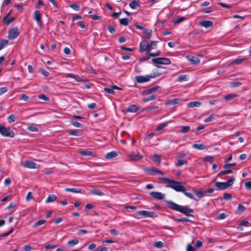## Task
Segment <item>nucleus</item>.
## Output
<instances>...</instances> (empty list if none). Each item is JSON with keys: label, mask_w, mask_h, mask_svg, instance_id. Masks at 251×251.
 I'll use <instances>...</instances> for the list:
<instances>
[{"label": "nucleus", "mask_w": 251, "mask_h": 251, "mask_svg": "<svg viewBox=\"0 0 251 251\" xmlns=\"http://www.w3.org/2000/svg\"><path fill=\"white\" fill-rule=\"evenodd\" d=\"M129 5L132 9H136L139 6V3L135 0L130 2Z\"/></svg>", "instance_id": "31"}, {"label": "nucleus", "mask_w": 251, "mask_h": 251, "mask_svg": "<svg viewBox=\"0 0 251 251\" xmlns=\"http://www.w3.org/2000/svg\"><path fill=\"white\" fill-rule=\"evenodd\" d=\"M69 134L70 135L79 136H80L82 134L79 130L78 129H73L70 130L69 131Z\"/></svg>", "instance_id": "27"}, {"label": "nucleus", "mask_w": 251, "mask_h": 251, "mask_svg": "<svg viewBox=\"0 0 251 251\" xmlns=\"http://www.w3.org/2000/svg\"><path fill=\"white\" fill-rule=\"evenodd\" d=\"M151 197L156 200H163L164 197V195L159 192H151L150 193Z\"/></svg>", "instance_id": "14"}, {"label": "nucleus", "mask_w": 251, "mask_h": 251, "mask_svg": "<svg viewBox=\"0 0 251 251\" xmlns=\"http://www.w3.org/2000/svg\"><path fill=\"white\" fill-rule=\"evenodd\" d=\"M65 191L66 192H73V193H81L80 189H78L75 188H66L65 189Z\"/></svg>", "instance_id": "32"}, {"label": "nucleus", "mask_w": 251, "mask_h": 251, "mask_svg": "<svg viewBox=\"0 0 251 251\" xmlns=\"http://www.w3.org/2000/svg\"><path fill=\"white\" fill-rule=\"evenodd\" d=\"M245 186L247 190H251V181H249L245 183Z\"/></svg>", "instance_id": "64"}, {"label": "nucleus", "mask_w": 251, "mask_h": 251, "mask_svg": "<svg viewBox=\"0 0 251 251\" xmlns=\"http://www.w3.org/2000/svg\"><path fill=\"white\" fill-rule=\"evenodd\" d=\"M78 243H79L78 239L77 238H75L74 239L69 241L67 242V246H68L69 247H73V246H74L75 245L77 244Z\"/></svg>", "instance_id": "24"}, {"label": "nucleus", "mask_w": 251, "mask_h": 251, "mask_svg": "<svg viewBox=\"0 0 251 251\" xmlns=\"http://www.w3.org/2000/svg\"><path fill=\"white\" fill-rule=\"evenodd\" d=\"M23 165L26 168L35 169L36 168L37 164L31 161H25L23 162Z\"/></svg>", "instance_id": "15"}, {"label": "nucleus", "mask_w": 251, "mask_h": 251, "mask_svg": "<svg viewBox=\"0 0 251 251\" xmlns=\"http://www.w3.org/2000/svg\"><path fill=\"white\" fill-rule=\"evenodd\" d=\"M57 199L56 195L54 194L50 195L46 200V203H50L54 201Z\"/></svg>", "instance_id": "23"}, {"label": "nucleus", "mask_w": 251, "mask_h": 251, "mask_svg": "<svg viewBox=\"0 0 251 251\" xmlns=\"http://www.w3.org/2000/svg\"><path fill=\"white\" fill-rule=\"evenodd\" d=\"M187 161L182 159H179L176 164V166H182L187 163Z\"/></svg>", "instance_id": "49"}, {"label": "nucleus", "mask_w": 251, "mask_h": 251, "mask_svg": "<svg viewBox=\"0 0 251 251\" xmlns=\"http://www.w3.org/2000/svg\"><path fill=\"white\" fill-rule=\"evenodd\" d=\"M90 193L92 195H98L100 196L104 195V193L99 189H93L90 191Z\"/></svg>", "instance_id": "25"}, {"label": "nucleus", "mask_w": 251, "mask_h": 251, "mask_svg": "<svg viewBox=\"0 0 251 251\" xmlns=\"http://www.w3.org/2000/svg\"><path fill=\"white\" fill-rule=\"evenodd\" d=\"M8 121L9 123H11L15 121V117L14 115L11 114L8 117Z\"/></svg>", "instance_id": "62"}, {"label": "nucleus", "mask_w": 251, "mask_h": 251, "mask_svg": "<svg viewBox=\"0 0 251 251\" xmlns=\"http://www.w3.org/2000/svg\"><path fill=\"white\" fill-rule=\"evenodd\" d=\"M248 224H249V223L248 221H241L239 224L240 226H238L237 227V228L240 230H242L243 228L241 227V226H247Z\"/></svg>", "instance_id": "43"}, {"label": "nucleus", "mask_w": 251, "mask_h": 251, "mask_svg": "<svg viewBox=\"0 0 251 251\" xmlns=\"http://www.w3.org/2000/svg\"><path fill=\"white\" fill-rule=\"evenodd\" d=\"M118 156V152L115 151H112L107 153L105 155V158L107 159H110Z\"/></svg>", "instance_id": "20"}, {"label": "nucleus", "mask_w": 251, "mask_h": 251, "mask_svg": "<svg viewBox=\"0 0 251 251\" xmlns=\"http://www.w3.org/2000/svg\"><path fill=\"white\" fill-rule=\"evenodd\" d=\"M161 156L160 155H158L157 154H153L154 161L157 162L158 164H160L161 162Z\"/></svg>", "instance_id": "40"}, {"label": "nucleus", "mask_w": 251, "mask_h": 251, "mask_svg": "<svg viewBox=\"0 0 251 251\" xmlns=\"http://www.w3.org/2000/svg\"><path fill=\"white\" fill-rule=\"evenodd\" d=\"M8 43V41L6 39L0 40V50L4 48Z\"/></svg>", "instance_id": "36"}, {"label": "nucleus", "mask_w": 251, "mask_h": 251, "mask_svg": "<svg viewBox=\"0 0 251 251\" xmlns=\"http://www.w3.org/2000/svg\"><path fill=\"white\" fill-rule=\"evenodd\" d=\"M46 222V221L45 220H41L37 222H36L33 226V227H36L39 226H40L43 224H44Z\"/></svg>", "instance_id": "41"}, {"label": "nucleus", "mask_w": 251, "mask_h": 251, "mask_svg": "<svg viewBox=\"0 0 251 251\" xmlns=\"http://www.w3.org/2000/svg\"><path fill=\"white\" fill-rule=\"evenodd\" d=\"M20 100L27 101L29 99V97L25 94H22L19 98Z\"/></svg>", "instance_id": "56"}, {"label": "nucleus", "mask_w": 251, "mask_h": 251, "mask_svg": "<svg viewBox=\"0 0 251 251\" xmlns=\"http://www.w3.org/2000/svg\"><path fill=\"white\" fill-rule=\"evenodd\" d=\"M162 73H159L158 72H154L153 73L149 75V76H150V78H152L156 77L160 75Z\"/></svg>", "instance_id": "46"}, {"label": "nucleus", "mask_w": 251, "mask_h": 251, "mask_svg": "<svg viewBox=\"0 0 251 251\" xmlns=\"http://www.w3.org/2000/svg\"><path fill=\"white\" fill-rule=\"evenodd\" d=\"M0 133L5 137H13L15 133L13 131L11 130L9 127H6L0 124Z\"/></svg>", "instance_id": "5"}, {"label": "nucleus", "mask_w": 251, "mask_h": 251, "mask_svg": "<svg viewBox=\"0 0 251 251\" xmlns=\"http://www.w3.org/2000/svg\"><path fill=\"white\" fill-rule=\"evenodd\" d=\"M174 220L177 222H192V221L189 220L188 219L185 218H182V219L175 218Z\"/></svg>", "instance_id": "53"}, {"label": "nucleus", "mask_w": 251, "mask_h": 251, "mask_svg": "<svg viewBox=\"0 0 251 251\" xmlns=\"http://www.w3.org/2000/svg\"><path fill=\"white\" fill-rule=\"evenodd\" d=\"M40 72L45 76H48L50 75L49 72L43 69H40Z\"/></svg>", "instance_id": "60"}, {"label": "nucleus", "mask_w": 251, "mask_h": 251, "mask_svg": "<svg viewBox=\"0 0 251 251\" xmlns=\"http://www.w3.org/2000/svg\"><path fill=\"white\" fill-rule=\"evenodd\" d=\"M66 76L74 78L77 82H81L83 81V79L78 75H75L73 74L68 73L66 75Z\"/></svg>", "instance_id": "21"}, {"label": "nucleus", "mask_w": 251, "mask_h": 251, "mask_svg": "<svg viewBox=\"0 0 251 251\" xmlns=\"http://www.w3.org/2000/svg\"><path fill=\"white\" fill-rule=\"evenodd\" d=\"M41 14L39 10H35L33 14V18L36 21L37 25L40 28L42 27V22L41 21Z\"/></svg>", "instance_id": "11"}, {"label": "nucleus", "mask_w": 251, "mask_h": 251, "mask_svg": "<svg viewBox=\"0 0 251 251\" xmlns=\"http://www.w3.org/2000/svg\"><path fill=\"white\" fill-rule=\"evenodd\" d=\"M201 105V103L199 101H193L187 103V106L189 107H199Z\"/></svg>", "instance_id": "29"}, {"label": "nucleus", "mask_w": 251, "mask_h": 251, "mask_svg": "<svg viewBox=\"0 0 251 251\" xmlns=\"http://www.w3.org/2000/svg\"><path fill=\"white\" fill-rule=\"evenodd\" d=\"M20 34V31L18 27H15L9 31L8 38L9 39L13 40L17 38Z\"/></svg>", "instance_id": "9"}, {"label": "nucleus", "mask_w": 251, "mask_h": 251, "mask_svg": "<svg viewBox=\"0 0 251 251\" xmlns=\"http://www.w3.org/2000/svg\"><path fill=\"white\" fill-rule=\"evenodd\" d=\"M164 201L167 203L169 208L178 211L188 217H194V216L191 214L194 212L193 209L190 208L187 206L179 205L171 201L164 200Z\"/></svg>", "instance_id": "1"}, {"label": "nucleus", "mask_w": 251, "mask_h": 251, "mask_svg": "<svg viewBox=\"0 0 251 251\" xmlns=\"http://www.w3.org/2000/svg\"><path fill=\"white\" fill-rule=\"evenodd\" d=\"M151 62L157 67L161 68V64L169 65L171 63L169 58L165 57H158L153 58L151 60Z\"/></svg>", "instance_id": "3"}, {"label": "nucleus", "mask_w": 251, "mask_h": 251, "mask_svg": "<svg viewBox=\"0 0 251 251\" xmlns=\"http://www.w3.org/2000/svg\"><path fill=\"white\" fill-rule=\"evenodd\" d=\"M247 59L245 57H243L242 58H239L236 59L235 60H233L231 64H241L244 61L246 60Z\"/></svg>", "instance_id": "34"}, {"label": "nucleus", "mask_w": 251, "mask_h": 251, "mask_svg": "<svg viewBox=\"0 0 251 251\" xmlns=\"http://www.w3.org/2000/svg\"><path fill=\"white\" fill-rule=\"evenodd\" d=\"M121 25H127L128 24V20L127 18L121 19L119 21Z\"/></svg>", "instance_id": "47"}, {"label": "nucleus", "mask_w": 251, "mask_h": 251, "mask_svg": "<svg viewBox=\"0 0 251 251\" xmlns=\"http://www.w3.org/2000/svg\"><path fill=\"white\" fill-rule=\"evenodd\" d=\"M183 101V100L180 98L173 99H171V100H168L166 102L165 105L166 106H169V105H174L176 104H180Z\"/></svg>", "instance_id": "13"}, {"label": "nucleus", "mask_w": 251, "mask_h": 251, "mask_svg": "<svg viewBox=\"0 0 251 251\" xmlns=\"http://www.w3.org/2000/svg\"><path fill=\"white\" fill-rule=\"evenodd\" d=\"M235 178L234 177H232L227 182H217L215 183V185L219 190H224L231 186Z\"/></svg>", "instance_id": "4"}, {"label": "nucleus", "mask_w": 251, "mask_h": 251, "mask_svg": "<svg viewBox=\"0 0 251 251\" xmlns=\"http://www.w3.org/2000/svg\"><path fill=\"white\" fill-rule=\"evenodd\" d=\"M144 33L146 34L147 38L150 39L151 37L152 30L146 29L144 31Z\"/></svg>", "instance_id": "45"}, {"label": "nucleus", "mask_w": 251, "mask_h": 251, "mask_svg": "<svg viewBox=\"0 0 251 251\" xmlns=\"http://www.w3.org/2000/svg\"><path fill=\"white\" fill-rule=\"evenodd\" d=\"M159 179L168 183L166 185V187L167 188H171L179 192H184V190H186L185 187L182 185L186 184L184 182L176 181L165 177H160Z\"/></svg>", "instance_id": "2"}, {"label": "nucleus", "mask_w": 251, "mask_h": 251, "mask_svg": "<svg viewBox=\"0 0 251 251\" xmlns=\"http://www.w3.org/2000/svg\"><path fill=\"white\" fill-rule=\"evenodd\" d=\"M193 149H197L198 150H203L206 149V146L202 144H193L192 146Z\"/></svg>", "instance_id": "26"}, {"label": "nucleus", "mask_w": 251, "mask_h": 251, "mask_svg": "<svg viewBox=\"0 0 251 251\" xmlns=\"http://www.w3.org/2000/svg\"><path fill=\"white\" fill-rule=\"evenodd\" d=\"M138 215L143 216L145 217H156L157 215L154 211H149L146 210H141L137 212Z\"/></svg>", "instance_id": "8"}, {"label": "nucleus", "mask_w": 251, "mask_h": 251, "mask_svg": "<svg viewBox=\"0 0 251 251\" xmlns=\"http://www.w3.org/2000/svg\"><path fill=\"white\" fill-rule=\"evenodd\" d=\"M213 25L211 21L204 20L200 22V25L206 28L212 26Z\"/></svg>", "instance_id": "18"}, {"label": "nucleus", "mask_w": 251, "mask_h": 251, "mask_svg": "<svg viewBox=\"0 0 251 251\" xmlns=\"http://www.w3.org/2000/svg\"><path fill=\"white\" fill-rule=\"evenodd\" d=\"M70 7L76 11H79L80 8V6L77 3H73L71 4Z\"/></svg>", "instance_id": "48"}, {"label": "nucleus", "mask_w": 251, "mask_h": 251, "mask_svg": "<svg viewBox=\"0 0 251 251\" xmlns=\"http://www.w3.org/2000/svg\"><path fill=\"white\" fill-rule=\"evenodd\" d=\"M164 243L161 241H158L154 243V246L156 248H161L164 246Z\"/></svg>", "instance_id": "54"}, {"label": "nucleus", "mask_w": 251, "mask_h": 251, "mask_svg": "<svg viewBox=\"0 0 251 251\" xmlns=\"http://www.w3.org/2000/svg\"><path fill=\"white\" fill-rule=\"evenodd\" d=\"M168 123H163L159 124L158 126L156 127V130L157 131H159L162 130L164 127H166L168 126Z\"/></svg>", "instance_id": "37"}, {"label": "nucleus", "mask_w": 251, "mask_h": 251, "mask_svg": "<svg viewBox=\"0 0 251 251\" xmlns=\"http://www.w3.org/2000/svg\"><path fill=\"white\" fill-rule=\"evenodd\" d=\"M158 42L159 41H151V43L149 44L150 51L151 50H152V49H156V48L157 47V43H158Z\"/></svg>", "instance_id": "35"}, {"label": "nucleus", "mask_w": 251, "mask_h": 251, "mask_svg": "<svg viewBox=\"0 0 251 251\" xmlns=\"http://www.w3.org/2000/svg\"><path fill=\"white\" fill-rule=\"evenodd\" d=\"M188 75H180L177 79V81L178 82L186 81L188 79Z\"/></svg>", "instance_id": "28"}, {"label": "nucleus", "mask_w": 251, "mask_h": 251, "mask_svg": "<svg viewBox=\"0 0 251 251\" xmlns=\"http://www.w3.org/2000/svg\"><path fill=\"white\" fill-rule=\"evenodd\" d=\"M185 19V17H181L177 19V20H175L174 22L175 24H178L182 22H183Z\"/></svg>", "instance_id": "59"}, {"label": "nucleus", "mask_w": 251, "mask_h": 251, "mask_svg": "<svg viewBox=\"0 0 251 251\" xmlns=\"http://www.w3.org/2000/svg\"><path fill=\"white\" fill-rule=\"evenodd\" d=\"M231 197H232L231 195L229 193H225L224 194L223 199L225 200H230L231 199Z\"/></svg>", "instance_id": "57"}, {"label": "nucleus", "mask_w": 251, "mask_h": 251, "mask_svg": "<svg viewBox=\"0 0 251 251\" xmlns=\"http://www.w3.org/2000/svg\"><path fill=\"white\" fill-rule=\"evenodd\" d=\"M104 91L108 94H113L114 93V91L113 90L112 88H107L105 87L103 88Z\"/></svg>", "instance_id": "50"}, {"label": "nucleus", "mask_w": 251, "mask_h": 251, "mask_svg": "<svg viewBox=\"0 0 251 251\" xmlns=\"http://www.w3.org/2000/svg\"><path fill=\"white\" fill-rule=\"evenodd\" d=\"M159 88V86H154L150 89L145 90L144 93L146 95H150L155 92Z\"/></svg>", "instance_id": "17"}, {"label": "nucleus", "mask_w": 251, "mask_h": 251, "mask_svg": "<svg viewBox=\"0 0 251 251\" xmlns=\"http://www.w3.org/2000/svg\"><path fill=\"white\" fill-rule=\"evenodd\" d=\"M194 192L199 198H201L206 196L205 190L199 191L197 190H194Z\"/></svg>", "instance_id": "22"}, {"label": "nucleus", "mask_w": 251, "mask_h": 251, "mask_svg": "<svg viewBox=\"0 0 251 251\" xmlns=\"http://www.w3.org/2000/svg\"><path fill=\"white\" fill-rule=\"evenodd\" d=\"M140 110L139 107L136 105H130L126 109L127 112H136Z\"/></svg>", "instance_id": "19"}, {"label": "nucleus", "mask_w": 251, "mask_h": 251, "mask_svg": "<svg viewBox=\"0 0 251 251\" xmlns=\"http://www.w3.org/2000/svg\"><path fill=\"white\" fill-rule=\"evenodd\" d=\"M27 129L32 132H37L39 130L37 127L34 126H29L27 127Z\"/></svg>", "instance_id": "51"}, {"label": "nucleus", "mask_w": 251, "mask_h": 251, "mask_svg": "<svg viewBox=\"0 0 251 251\" xmlns=\"http://www.w3.org/2000/svg\"><path fill=\"white\" fill-rule=\"evenodd\" d=\"M71 123L75 126L77 127H81L82 125L77 121H72Z\"/></svg>", "instance_id": "55"}, {"label": "nucleus", "mask_w": 251, "mask_h": 251, "mask_svg": "<svg viewBox=\"0 0 251 251\" xmlns=\"http://www.w3.org/2000/svg\"><path fill=\"white\" fill-rule=\"evenodd\" d=\"M190 130V127L189 126H182L181 130H180V132L181 133H188L189 132Z\"/></svg>", "instance_id": "42"}, {"label": "nucleus", "mask_w": 251, "mask_h": 251, "mask_svg": "<svg viewBox=\"0 0 251 251\" xmlns=\"http://www.w3.org/2000/svg\"><path fill=\"white\" fill-rule=\"evenodd\" d=\"M79 153L83 156H91L92 155V152L87 151H82Z\"/></svg>", "instance_id": "44"}, {"label": "nucleus", "mask_w": 251, "mask_h": 251, "mask_svg": "<svg viewBox=\"0 0 251 251\" xmlns=\"http://www.w3.org/2000/svg\"><path fill=\"white\" fill-rule=\"evenodd\" d=\"M226 216L227 215L226 213H223L218 215L217 219L218 220L224 219L226 218Z\"/></svg>", "instance_id": "63"}, {"label": "nucleus", "mask_w": 251, "mask_h": 251, "mask_svg": "<svg viewBox=\"0 0 251 251\" xmlns=\"http://www.w3.org/2000/svg\"><path fill=\"white\" fill-rule=\"evenodd\" d=\"M150 77L148 75L146 76L137 75L135 77V80L138 83H144L150 80Z\"/></svg>", "instance_id": "12"}, {"label": "nucleus", "mask_w": 251, "mask_h": 251, "mask_svg": "<svg viewBox=\"0 0 251 251\" xmlns=\"http://www.w3.org/2000/svg\"><path fill=\"white\" fill-rule=\"evenodd\" d=\"M242 83L241 82L236 81V82H232L231 83V85L233 87H237L241 85Z\"/></svg>", "instance_id": "61"}, {"label": "nucleus", "mask_w": 251, "mask_h": 251, "mask_svg": "<svg viewBox=\"0 0 251 251\" xmlns=\"http://www.w3.org/2000/svg\"><path fill=\"white\" fill-rule=\"evenodd\" d=\"M237 96L236 94L231 93V94H229L225 96L224 97V99L228 101V100L233 99L234 98H236Z\"/></svg>", "instance_id": "33"}, {"label": "nucleus", "mask_w": 251, "mask_h": 251, "mask_svg": "<svg viewBox=\"0 0 251 251\" xmlns=\"http://www.w3.org/2000/svg\"><path fill=\"white\" fill-rule=\"evenodd\" d=\"M156 99V96L155 95H152L150 97H149L148 98H143L142 99V101L144 102H146L148 101H149L150 100H153Z\"/></svg>", "instance_id": "38"}, {"label": "nucleus", "mask_w": 251, "mask_h": 251, "mask_svg": "<svg viewBox=\"0 0 251 251\" xmlns=\"http://www.w3.org/2000/svg\"><path fill=\"white\" fill-rule=\"evenodd\" d=\"M139 51L141 52L147 51V53L150 52V47L148 41L146 40H143L140 43Z\"/></svg>", "instance_id": "7"}, {"label": "nucleus", "mask_w": 251, "mask_h": 251, "mask_svg": "<svg viewBox=\"0 0 251 251\" xmlns=\"http://www.w3.org/2000/svg\"><path fill=\"white\" fill-rule=\"evenodd\" d=\"M187 58L192 64L194 65H198L200 62V59L196 56L188 55Z\"/></svg>", "instance_id": "16"}, {"label": "nucleus", "mask_w": 251, "mask_h": 251, "mask_svg": "<svg viewBox=\"0 0 251 251\" xmlns=\"http://www.w3.org/2000/svg\"><path fill=\"white\" fill-rule=\"evenodd\" d=\"M128 157L131 161H137L144 157L143 154H141L138 151H132L128 155Z\"/></svg>", "instance_id": "6"}, {"label": "nucleus", "mask_w": 251, "mask_h": 251, "mask_svg": "<svg viewBox=\"0 0 251 251\" xmlns=\"http://www.w3.org/2000/svg\"><path fill=\"white\" fill-rule=\"evenodd\" d=\"M182 193H183V194L187 197L189 198L190 199H193V200H197L195 197L193 196V195L190 193H188V192H186V190H184V192H182Z\"/></svg>", "instance_id": "52"}, {"label": "nucleus", "mask_w": 251, "mask_h": 251, "mask_svg": "<svg viewBox=\"0 0 251 251\" xmlns=\"http://www.w3.org/2000/svg\"><path fill=\"white\" fill-rule=\"evenodd\" d=\"M145 171L149 174L151 175H154L157 174H160L162 175H164L165 174V173L163 172H162L159 169L155 167L146 168L145 169Z\"/></svg>", "instance_id": "10"}, {"label": "nucleus", "mask_w": 251, "mask_h": 251, "mask_svg": "<svg viewBox=\"0 0 251 251\" xmlns=\"http://www.w3.org/2000/svg\"><path fill=\"white\" fill-rule=\"evenodd\" d=\"M15 20L14 17H10L9 19L3 18V21L4 23V24L8 25L11 23H12Z\"/></svg>", "instance_id": "30"}, {"label": "nucleus", "mask_w": 251, "mask_h": 251, "mask_svg": "<svg viewBox=\"0 0 251 251\" xmlns=\"http://www.w3.org/2000/svg\"><path fill=\"white\" fill-rule=\"evenodd\" d=\"M216 117H217L216 115L211 114L208 118L205 119L204 120V122L205 123H208V122L212 121L216 118Z\"/></svg>", "instance_id": "39"}, {"label": "nucleus", "mask_w": 251, "mask_h": 251, "mask_svg": "<svg viewBox=\"0 0 251 251\" xmlns=\"http://www.w3.org/2000/svg\"><path fill=\"white\" fill-rule=\"evenodd\" d=\"M38 98L40 100H44L45 101L49 100V99L44 94H40L38 96Z\"/></svg>", "instance_id": "58"}]
</instances>
